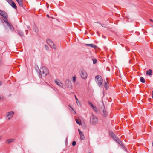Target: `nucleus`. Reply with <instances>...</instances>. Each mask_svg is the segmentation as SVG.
<instances>
[{
  "label": "nucleus",
  "instance_id": "8",
  "mask_svg": "<svg viewBox=\"0 0 153 153\" xmlns=\"http://www.w3.org/2000/svg\"><path fill=\"white\" fill-rule=\"evenodd\" d=\"M16 32L19 36L21 38L24 37V33L21 30H17Z\"/></svg>",
  "mask_w": 153,
  "mask_h": 153
},
{
  "label": "nucleus",
  "instance_id": "44",
  "mask_svg": "<svg viewBox=\"0 0 153 153\" xmlns=\"http://www.w3.org/2000/svg\"><path fill=\"white\" fill-rule=\"evenodd\" d=\"M19 0H16L18 2V1H19Z\"/></svg>",
  "mask_w": 153,
  "mask_h": 153
},
{
  "label": "nucleus",
  "instance_id": "32",
  "mask_svg": "<svg viewBox=\"0 0 153 153\" xmlns=\"http://www.w3.org/2000/svg\"><path fill=\"white\" fill-rule=\"evenodd\" d=\"M13 140L11 139H10L7 140L8 143H10L13 141Z\"/></svg>",
  "mask_w": 153,
  "mask_h": 153
},
{
  "label": "nucleus",
  "instance_id": "6",
  "mask_svg": "<svg viewBox=\"0 0 153 153\" xmlns=\"http://www.w3.org/2000/svg\"><path fill=\"white\" fill-rule=\"evenodd\" d=\"M81 76L83 79H86L87 76L86 72L84 71H82L81 72Z\"/></svg>",
  "mask_w": 153,
  "mask_h": 153
},
{
  "label": "nucleus",
  "instance_id": "9",
  "mask_svg": "<svg viewBox=\"0 0 153 153\" xmlns=\"http://www.w3.org/2000/svg\"><path fill=\"white\" fill-rule=\"evenodd\" d=\"M7 116L9 117L8 119L9 120L12 117L13 114H14V113L13 111H11L10 112H7Z\"/></svg>",
  "mask_w": 153,
  "mask_h": 153
},
{
  "label": "nucleus",
  "instance_id": "35",
  "mask_svg": "<svg viewBox=\"0 0 153 153\" xmlns=\"http://www.w3.org/2000/svg\"><path fill=\"white\" fill-rule=\"evenodd\" d=\"M95 23H98V24H101V23L99 21H97V22H95Z\"/></svg>",
  "mask_w": 153,
  "mask_h": 153
},
{
  "label": "nucleus",
  "instance_id": "21",
  "mask_svg": "<svg viewBox=\"0 0 153 153\" xmlns=\"http://www.w3.org/2000/svg\"><path fill=\"white\" fill-rule=\"evenodd\" d=\"M10 29L13 31H14V29L13 27V26L11 24L9 25H8V26Z\"/></svg>",
  "mask_w": 153,
  "mask_h": 153
},
{
  "label": "nucleus",
  "instance_id": "39",
  "mask_svg": "<svg viewBox=\"0 0 153 153\" xmlns=\"http://www.w3.org/2000/svg\"><path fill=\"white\" fill-rule=\"evenodd\" d=\"M149 20L151 21V22H153V20H152V19H149Z\"/></svg>",
  "mask_w": 153,
  "mask_h": 153
},
{
  "label": "nucleus",
  "instance_id": "15",
  "mask_svg": "<svg viewBox=\"0 0 153 153\" xmlns=\"http://www.w3.org/2000/svg\"><path fill=\"white\" fill-rule=\"evenodd\" d=\"M108 115L106 111V110L104 108L103 110V114H102V116L103 117H106Z\"/></svg>",
  "mask_w": 153,
  "mask_h": 153
},
{
  "label": "nucleus",
  "instance_id": "14",
  "mask_svg": "<svg viewBox=\"0 0 153 153\" xmlns=\"http://www.w3.org/2000/svg\"><path fill=\"white\" fill-rule=\"evenodd\" d=\"M86 45L88 46H90L92 48H93L94 49H96L97 48V46L93 44H86Z\"/></svg>",
  "mask_w": 153,
  "mask_h": 153
},
{
  "label": "nucleus",
  "instance_id": "12",
  "mask_svg": "<svg viewBox=\"0 0 153 153\" xmlns=\"http://www.w3.org/2000/svg\"><path fill=\"white\" fill-rule=\"evenodd\" d=\"M55 83L57 84V85L61 87L62 88H64L62 84L60 82L56 80L55 81Z\"/></svg>",
  "mask_w": 153,
  "mask_h": 153
},
{
  "label": "nucleus",
  "instance_id": "45",
  "mask_svg": "<svg viewBox=\"0 0 153 153\" xmlns=\"http://www.w3.org/2000/svg\"><path fill=\"white\" fill-rule=\"evenodd\" d=\"M96 108H94V110H95L96 109Z\"/></svg>",
  "mask_w": 153,
  "mask_h": 153
},
{
  "label": "nucleus",
  "instance_id": "3",
  "mask_svg": "<svg viewBox=\"0 0 153 153\" xmlns=\"http://www.w3.org/2000/svg\"><path fill=\"white\" fill-rule=\"evenodd\" d=\"M97 118L94 115H92L91 116L90 123L92 125H95L97 123Z\"/></svg>",
  "mask_w": 153,
  "mask_h": 153
},
{
  "label": "nucleus",
  "instance_id": "31",
  "mask_svg": "<svg viewBox=\"0 0 153 153\" xmlns=\"http://www.w3.org/2000/svg\"><path fill=\"white\" fill-rule=\"evenodd\" d=\"M45 49L46 50H48L49 49L48 47L46 45H45Z\"/></svg>",
  "mask_w": 153,
  "mask_h": 153
},
{
  "label": "nucleus",
  "instance_id": "36",
  "mask_svg": "<svg viewBox=\"0 0 153 153\" xmlns=\"http://www.w3.org/2000/svg\"><path fill=\"white\" fill-rule=\"evenodd\" d=\"M2 82L0 80V86H1L2 85Z\"/></svg>",
  "mask_w": 153,
  "mask_h": 153
},
{
  "label": "nucleus",
  "instance_id": "2",
  "mask_svg": "<svg viewBox=\"0 0 153 153\" xmlns=\"http://www.w3.org/2000/svg\"><path fill=\"white\" fill-rule=\"evenodd\" d=\"M95 79L97 80V84L98 86L100 87H102V86L103 79L101 76L100 75H98L96 76Z\"/></svg>",
  "mask_w": 153,
  "mask_h": 153
},
{
  "label": "nucleus",
  "instance_id": "30",
  "mask_svg": "<svg viewBox=\"0 0 153 153\" xmlns=\"http://www.w3.org/2000/svg\"><path fill=\"white\" fill-rule=\"evenodd\" d=\"M76 80V77L75 76H74L72 78V80L73 82H75Z\"/></svg>",
  "mask_w": 153,
  "mask_h": 153
},
{
  "label": "nucleus",
  "instance_id": "26",
  "mask_svg": "<svg viewBox=\"0 0 153 153\" xmlns=\"http://www.w3.org/2000/svg\"><path fill=\"white\" fill-rule=\"evenodd\" d=\"M76 123L79 125H81L82 124V123H81V122L79 120H78V119H76Z\"/></svg>",
  "mask_w": 153,
  "mask_h": 153
},
{
  "label": "nucleus",
  "instance_id": "16",
  "mask_svg": "<svg viewBox=\"0 0 153 153\" xmlns=\"http://www.w3.org/2000/svg\"><path fill=\"white\" fill-rule=\"evenodd\" d=\"M152 71L151 69H149L146 71V74L149 76H151L152 75Z\"/></svg>",
  "mask_w": 153,
  "mask_h": 153
},
{
  "label": "nucleus",
  "instance_id": "34",
  "mask_svg": "<svg viewBox=\"0 0 153 153\" xmlns=\"http://www.w3.org/2000/svg\"><path fill=\"white\" fill-rule=\"evenodd\" d=\"M101 25L103 27H105V28H106V25H105V24H101Z\"/></svg>",
  "mask_w": 153,
  "mask_h": 153
},
{
  "label": "nucleus",
  "instance_id": "19",
  "mask_svg": "<svg viewBox=\"0 0 153 153\" xmlns=\"http://www.w3.org/2000/svg\"><path fill=\"white\" fill-rule=\"evenodd\" d=\"M89 105L91 106L93 110H94V108H96V107L92 103L91 101H88V102Z\"/></svg>",
  "mask_w": 153,
  "mask_h": 153
},
{
  "label": "nucleus",
  "instance_id": "28",
  "mask_svg": "<svg viewBox=\"0 0 153 153\" xmlns=\"http://www.w3.org/2000/svg\"><path fill=\"white\" fill-rule=\"evenodd\" d=\"M92 59L93 61V64H95L96 63H97V61L96 59L94 58V59Z\"/></svg>",
  "mask_w": 153,
  "mask_h": 153
},
{
  "label": "nucleus",
  "instance_id": "29",
  "mask_svg": "<svg viewBox=\"0 0 153 153\" xmlns=\"http://www.w3.org/2000/svg\"><path fill=\"white\" fill-rule=\"evenodd\" d=\"M5 12L4 11L0 10V14L2 16L3 14H4Z\"/></svg>",
  "mask_w": 153,
  "mask_h": 153
},
{
  "label": "nucleus",
  "instance_id": "41",
  "mask_svg": "<svg viewBox=\"0 0 153 153\" xmlns=\"http://www.w3.org/2000/svg\"><path fill=\"white\" fill-rule=\"evenodd\" d=\"M46 16H47V17H50V16H49V15H46Z\"/></svg>",
  "mask_w": 153,
  "mask_h": 153
},
{
  "label": "nucleus",
  "instance_id": "5",
  "mask_svg": "<svg viewBox=\"0 0 153 153\" xmlns=\"http://www.w3.org/2000/svg\"><path fill=\"white\" fill-rule=\"evenodd\" d=\"M65 84L67 88H71L72 85L69 79H67L65 81Z\"/></svg>",
  "mask_w": 153,
  "mask_h": 153
},
{
  "label": "nucleus",
  "instance_id": "20",
  "mask_svg": "<svg viewBox=\"0 0 153 153\" xmlns=\"http://www.w3.org/2000/svg\"><path fill=\"white\" fill-rule=\"evenodd\" d=\"M5 19H6L8 18V15L7 13L5 12L2 16Z\"/></svg>",
  "mask_w": 153,
  "mask_h": 153
},
{
  "label": "nucleus",
  "instance_id": "37",
  "mask_svg": "<svg viewBox=\"0 0 153 153\" xmlns=\"http://www.w3.org/2000/svg\"><path fill=\"white\" fill-rule=\"evenodd\" d=\"M121 145V146L122 147H123V148H124V146L123 144H122V143L121 145Z\"/></svg>",
  "mask_w": 153,
  "mask_h": 153
},
{
  "label": "nucleus",
  "instance_id": "18",
  "mask_svg": "<svg viewBox=\"0 0 153 153\" xmlns=\"http://www.w3.org/2000/svg\"><path fill=\"white\" fill-rule=\"evenodd\" d=\"M115 140L120 145H121L122 143V141L121 140H120L119 139H118L117 137L115 139Z\"/></svg>",
  "mask_w": 153,
  "mask_h": 153
},
{
  "label": "nucleus",
  "instance_id": "33",
  "mask_svg": "<svg viewBox=\"0 0 153 153\" xmlns=\"http://www.w3.org/2000/svg\"><path fill=\"white\" fill-rule=\"evenodd\" d=\"M76 143L75 141H73L72 142V145L74 146H75L76 144Z\"/></svg>",
  "mask_w": 153,
  "mask_h": 153
},
{
  "label": "nucleus",
  "instance_id": "27",
  "mask_svg": "<svg viewBox=\"0 0 153 153\" xmlns=\"http://www.w3.org/2000/svg\"><path fill=\"white\" fill-rule=\"evenodd\" d=\"M51 47L55 50H56L55 45L53 42L52 44V45Z\"/></svg>",
  "mask_w": 153,
  "mask_h": 153
},
{
  "label": "nucleus",
  "instance_id": "43",
  "mask_svg": "<svg viewBox=\"0 0 153 153\" xmlns=\"http://www.w3.org/2000/svg\"><path fill=\"white\" fill-rule=\"evenodd\" d=\"M2 99V98H1V97L0 96V100H1Z\"/></svg>",
  "mask_w": 153,
  "mask_h": 153
},
{
  "label": "nucleus",
  "instance_id": "42",
  "mask_svg": "<svg viewBox=\"0 0 153 153\" xmlns=\"http://www.w3.org/2000/svg\"><path fill=\"white\" fill-rule=\"evenodd\" d=\"M128 21L129 22H131L130 21V19L128 18Z\"/></svg>",
  "mask_w": 153,
  "mask_h": 153
},
{
  "label": "nucleus",
  "instance_id": "17",
  "mask_svg": "<svg viewBox=\"0 0 153 153\" xmlns=\"http://www.w3.org/2000/svg\"><path fill=\"white\" fill-rule=\"evenodd\" d=\"M17 2L20 6L23 7V3L22 0H19Z\"/></svg>",
  "mask_w": 153,
  "mask_h": 153
},
{
  "label": "nucleus",
  "instance_id": "46",
  "mask_svg": "<svg viewBox=\"0 0 153 153\" xmlns=\"http://www.w3.org/2000/svg\"><path fill=\"white\" fill-rule=\"evenodd\" d=\"M129 62L130 63H131V61H129Z\"/></svg>",
  "mask_w": 153,
  "mask_h": 153
},
{
  "label": "nucleus",
  "instance_id": "7",
  "mask_svg": "<svg viewBox=\"0 0 153 153\" xmlns=\"http://www.w3.org/2000/svg\"><path fill=\"white\" fill-rule=\"evenodd\" d=\"M104 87H105V88L106 90H107L109 88V83L107 81V78L106 79V80H104Z\"/></svg>",
  "mask_w": 153,
  "mask_h": 153
},
{
  "label": "nucleus",
  "instance_id": "4",
  "mask_svg": "<svg viewBox=\"0 0 153 153\" xmlns=\"http://www.w3.org/2000/svg\"><path fill=\"white\" fill-rule=\"evenodd\" d=\"M9 4L15 9H17V6L15 3L12 0H6Z\"/></svg>",
  "mask_w": 153,
  "mask_h": 153
},
{
  "label": "nucleus",
  "instance_id": "23",
  "mask_svg": "<svg viewBox=\"0 0 153 153\" xmlns=\"http://www.w3.org/2000/svg\"><path fill=\"white\" fill-rule=\"evenodd\" d=\"M140 80L141 82L143 83H144L145 82V80L144 78L143 77H141L140 78Z\"/></svg>",
  "mask_w": 153,
  "mask_h": 153
},
{
  "label": "nucleus",
  "instance_id": "1",
  "mask_svg": "<svg viewBox=\"0 0 153 153\" xmlns=\"http://www.w3.org/2000/svg\"><path fill=\"white\" fill-rule=\"evenodd\" d=\"M49 73V71L47 68L44 66L41 67L39 72V78L40 79L45 78Z\"/></svg>",
  "mask_w": 153,
  "mask_h": 153
},
{
  "label": "nucleus",
  "instance_id": "40",
  "mask_svg": "<svg viewBox=\"0 0 153 153\" xmlns=\"http://www.w3.org/2000/svg\"><path fill=\"white\" fill-rule=\"evenodd\" d=\"M102 37L103 38H104V39H106V37L105 36H104L103 35L102 36Z\"/></svg>",
  "mask_w": 153,
  "mask_h": 153
},
{
  "label": "nucleus",
  "instance_id": "11",
  "mask_svg": "<svg viewBox=\"0 0 153 153\" xmlns=\"http://www.w3.org/2000/svg\"><path fill=\"white\" fill-rule=\"evenodd\" d=\"M109 134L113 138L114 140L117 138L116 136L111 131H110Z\"/></svg>",
  "mask_w": 153,
  "mask_h": 153
},
{
  "label": "nucleus",
  "instance_id": "10",
  "mask_svg": "<svg viewBox=\"0 0 153 153\" xmlns=\"http://www.w3.org/2000/svg\"><path fill=\"white\" fill-rule=\"evenodd\" d=\"M78 131L79 134L80 135V139L82 140H84L85 139V137L83 134L82 133V132L79 129H78Z\"/></svg>",
  "mask_w": 153,
  "mask_h": 153
},
{
  "label": "nucleus",
  "instance_id": "13",
  "mask_svg": "<svg viewBox=\"0 0 153 153\" xmlns=\"http://www.w3.org/2000/svg\"><path fill=\"white\" fill-rule=\"evenodd\" d=\"M47 43L49 45L50 47H51L52 44L53 42L50 39H48L46 41Z\"/></svg>",
  "mask_w": 153,
  "mask_h": 153
},
{
  "label": "nucleus",
  "instance_id": "24",
  "mask_svg": "<svg viewBox=\"0 0 153 153\" xmlns=\"http://www.w3.org/2000/svg\"><path fill=\"white\" fill-rule=\"evenodd\" d=\"M75 97L76 99V103L78 105H79V104H80V103L79 102V101L78 100V98L76 97V96L75 95Z\"/></svg>",
  "mask_w": 153,
  "mask_h": 153
},
{
  "label": "nucleus",
  "instance_id": "22",
  "mask_svg": "<svg viewBox=\"0 0 153 153\" xmlns=\"http://www.w3.org/2000/svg\"><path fill=\"white\" fill-rule=\"evenodd\" d=\"M33 31L35 32H37L38 31V30L37 27L35 26L33 27Z\"/></svg>",
  "mask_w": 153,
  "mask_h": 153
},
{
  "label": "nucleus",
  "instance_id": "47",
  "mask_svg": "<svg viewBox=\"0 0 153 153\" xmlns=\"http://www.w3.org/2000/svg\"><path fill=\"white\" fill-rule=\"evenodd\" d=\"M88 153H91V152H89Z\"/></svg>",
  "mask_w": 153,
  "mask_h": 153
},
{
  "label": "nucleus",
  "instance_id": "25",
  "mask_svg": "<svg viewBox=\"0 0 153 153\" xmlns=\"http://www.w3.org/2000/svg\"><path fill=\"white\" fill-rule=\"evenodd\" d=\"M4 21L5 22V23L7 24V25L8 26L11 23L8 22L7 20H4Z\"/></svg>",
  "mask_w": 153,
  "mask_h": 153
},
{
  "label": "nucleus",
  "instance_id": "38",
  "mask_svg": "<svg viewBox=\"0 0 153 153\" xmlns=\"http://www.w3.org/2000/svg\"><path fill=\"white\" fill-rule=\"evenodd\" d=\"M69 106L71 108L73 111H74V109L70 106V105H69Z\"/></svg>",
  "mask_w": 153,
  "mask_h": 153
},
{
  "label": "nucleus",
  "instance_id": "48",
  "mask_svg": "<svg viewBox=\"0 0 153 153\" xmlns=\"http://www.w3.org/2000/svg\"><path fill=\"white\" fill-rule=\"evenodd\" d=\"M152 27H153V26H152Z\"/></svg>",
  "mask_w": 153,
  "mask_h": 153
}]
</instances>
